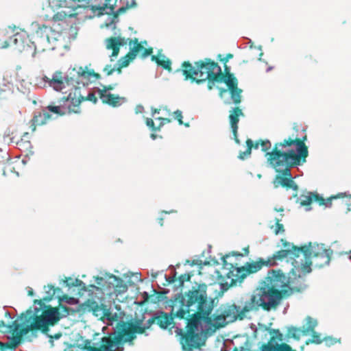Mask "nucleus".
Instances as JSON below:
<instances>
[{"mask_svg": "<svg viewBox=\"0 0 351 351\" xmlns=\"http://www.w3.org/2000/svg\"><path fill=\"white\" fill-rule=\"evenodd\" d=\"M275 221H276V226L275 233L276 234H278L280 232H285V229H284L283 225L280 223L281 219H278V218H276Z\"/></svg>", "mask_w": 351, "mask_h": 351, "instance_id": "50", "label": "nucleus"}, {"mask_svg": "<svg viewBox=\"0 0 351 351\" xmlns=\"http://www.w3.org/2000/svg\"><path fill=\"white\" fill-rule=\"evenodd\" d=\"M126 1H127V2H126V5L125 6H123V7L119 8L117 10L116 12H114V11L113 10V12H109L108 14H117V16H118L119 14L124 13L128 8H132V7H134L136 5L135 0H126Z\"/></svg>", "mask_w": 351, "mask_h": 351, "instance_id": "37", "label": "nucleus"}, {"mask_svg": "<svg viewBox=\"0 0 351 351\" xmlns=\"http://www.w3.org/2000/svg\"><path fill=\"white\" fill-rule=\"evenodd\" d=\"M32 27L35 29L34 34V41H33V44L35 45V48L36 49L38 47L43 51L50 49L49 46V36L51 27L45 25H40L37 22L33 23Z\"/></svg>", "mask_w": 351, "mask_h": 351, "instance_id": "15", "label": "nucleus"}, {"mask_svg": "<svg viewBox=\"0 0 351 351\" xmlns=\"http://www.w3.org/2000/svg\"><path fill=\"white\" fill-rule=\"evenodd\" d=\"M112 88L105 87L104 90H99L100 99L104 103L108 104L113 107L119 106L125 101V97H121L119 96H114L109 92V90Z\"/></svg>", "mask_w": 351, "mask_h": 351, "instance_id": "18", "label": "nucleus"}, {"mask_svg": "<svg viewBox=\"0 0 351 351\" xmlns=\"http://www.w3.org/2000/svg\"><path fill=\"white\" fill-rule=\"evenodd\" d=\"M244 116V114L241 109L238 107L232 108L230 110L229 119L230 122V126L233 132L234 138L237 143L239 144L240 141L237 136L238 130V123L239 121V117Z\"/></svg>", "mask_w": 351, "mask_h": 351, "instance_id": "19", "label": "nucleus"}, {"mask_svg": "<svg viewBox=\"0 0 351 351\" xmlns=\"http://www.w3.org/2000/svg\"><path fill=\"white\" fill-rule=\"evenodd\" d=\"M86 69V67L75 66L70 67L64 75L61 71H56L53 74L51 79L45 76L43 80L56 91H61L64 89L65 84L68 86L74 84H82L84 88L89 84L92 76L99 77V74L95 73L93 71H88Z\"/></svg>", "mask_w": 351, "mask_h": 351, "instance_id": "7", "label": "nucleus"}, {"mask_svg": "<svg viewBox=\"0 0 351 351\" xmlns=\"http://www.w3.org/2000/svg\"><path fill=\"white\" fill-rule=\"evenodd\" d=\"M157 64L160 66H162L165 69H168L169 71L171 70V60L168 59L165 55L160 53H158V59L157 60Z\"/></svg>", "mask_w": 351, "mask_h": 351, "instance_id": "33", "label": "nucleus"}, {"mask_svg": "<svg viewBox=\"0 0 351 351\" xmlns=\"http://www.w3.org/2000/svg\"><path fill=\"white\" fill-rule=\"evenodd\" d=\"M10 159L9 155V148L8 145H4L3 147H0V164H4Z\"/></svg>", "mask_w": 351, "mask_h": 351, "instance_id": "34", "label": "nucleus"}, {"mask_svg": "<svg viewBox=\"0 0 351 351\" xmlns=\"http://www.w3.org/2000/svg\"><path fill=\"white\" fill-rule=\"evenodd\" d=\"M154 323H156V322L155 319H154L153 313L152 317L145 321V324H143V320L138 319L134 322L133 327L136 329H138V333H143L145 329L149 328Z\"/></svg>", "mask_w": 351, "mask_h": 351, "instance_id": "27", "label": "nucleus"}, {"mask_svg": "<svg viewBox=\"0 0 351 351\" xmlns=\"http://www.w3.org/2000/svg\"><path fill=\"white\" fill-rule=\"evenodd\" d=\"M208 80V88L209 90H211V89H213V86L215 85L216 82H219L220 75H217L216 77L215 76L210 77Z\"/></svg>", "mask_w": 351, "mask_h": 351, "instance_id": "46", "label": "nucleus"}, {"mask_svg": "<svg viewBox=\"0 0 351 351\" xmlns=\"http://www.w3.org/2000/svg\"><path fill=\"white\" fill-rule=\"evenodd\" d=\"M44 289L45 291L43 300L47 302L51 300L53 298H60V295L62 293L60 288H56L54 286L51 285L45 286Z\"/></svg>", "mask_w": 351, "mask_h": 351, "instance_id": "22", "label": "nucleus"}, {"mask_svg": "<svg viewBox=\"0 0 351 351\" xmlns=\"http://www.w3.org/2000/svg\"><path fill=\"white\" fill-rule=\"evenodd\" d=\"M134 323L128 324L127 323H122L119 326V329L114 332L117 335L113 334V337H104L101 339V348L104 351H123V348L120 350V345L123 339V335L125 341H132L136 338V333L138 332V329L133 327Z\"/></svg>", "mask_w": 351, "mask_h": 351, "instance_id": "10", "label": "nucleus"}, {"mask_svg": "<svg viewBox=\"0 0 351 351\" xmlns=\"http://www.w3.org/2000/svg\"><path fill=\"white\" fill-rule=\"evenodd\" d=\"M301 328H298L294 326H289L287 327V335L289 337H293L294 339H299L300 336L302 335L300 332Z\"/></svg>", "mask_w": 351, "mask_h": 351, "instance_id": "36", "label": "nucleus"}, {"mask_svg": "<svg viewBox=\"0 0 351 351\" xmlns=\"http://www.w3.org/2000/svg\"><path fill=\"white\" fill-rule=\"evenodd\" d=\"M244 310L245 305L241 308V306H237L235 304H227L222 308L221 315L215 317L216 324L221 326L222 323L233 322L237 318L243 319L245 317V313L248 312Z\"/></svg>", "mask_w": 351, "mask_h": 351, "instance_id": "12", "label": "nucleus"}, {"mask_svg": "<svg viewBox=\"0 0 351 351\" xmlns=\"http://www.w3.org/2000/svg\"><path fill=\"white\" fill-rule=\"evenodd\" d=\"M101 346H102V345ZM85 351H104V348L100 347V349H97L95 348L88 347Z\"/></svg>", "mask_w": 351, "mask_h": 351, "instance_id": "62", "label": "nucleus"}, {"mask_svg": "<svg viewBox=\"0 0 351 351\" xmlns=\"http://www.w3.org/2000/svg\"><path fill=\"white\" fill-rule=\"evenodd\" d=\"M174 119H177L180 125H182V112L180 110H177L174 112Z\"/></svg>", "mask_w": 351, "mask_h": 351, "instance_id": "53", "label": "nucleus"}, {"mask_svg": "<svg viewBox=\"0 0 351 351\" xmlns=\"http://www.w3.org/2000/svg\"><path fill=\"white\" fill-rule=\"evenodd\" d=\"M315 195H319L317 193L309 192L308 195H302L300 197L301 206H308L313 200L315 201Z\"/></svg>", "mask_w": 351, "mask_h": 351, "instance_id": "31", "label": "nucleus"}, {"mask_svg": "<svg viewBox=\"0 0 351 351\" xmlns=\"http://www.w3.org/2000/svg\"><path fill=\"white\" fill-rule=\"evenodd\" d=\"M107 289H115L119 293H123L128 290V287L123 283V280L112 274H106Z\"/></svg>", "mask_w": 351, "mask_h": 351, "instance_id": "21", "label": "nucleus"}, {"mask_svg": "<svg viewBox=\"0 0 351 351\" xmlns=\"http://www.w3.org/2000/svg\"><path fill=\"white\" fill-rule=\"evenodd\" d=\"M208 285L204 282H193L184 292L175 294L165 302V308L172 307L178 316L184 318V330L181 322H176L170 329L176 332L182 348L191 351L202 345L203 321L209 318L214 307V299L208 296Z\"/></svg>", "mask_w": 351, "mask_h": 351, "instance_id": "1", "label": "nucleus"}, {"mask_svg": "<svg viewBox=\"0 0 351 351\" xmlns=\"http://www.w3.org/2000/svg\"><path fill=\"white\" fill-rule=\"evenodd\" d=\"M86 99L92 101L93 104H96L97 102V97H95V94L92 92L88 93Z\"/></svg>", "mask_w": 351, "mask_h": 351, "instance_id": "55", "label": "nucleus"}, {"mask_svg": "<svg viewBox=\"0 0 351 351\" xmlns=\"http://www.w3.org/2000/svg\"><path fill=\"white\" fill-rule=\"evenodd\" d=\"M110 1L111 0H105V3L103 5H92V10L95 13L97 11V14L98 16H101L109 12H113L114 7L109 3Z\"/></svg>", "mask_w": 351, "mask_h": 351, "instance_id": "24", "label": "nucleus"}, {"mask_svg": "<svg viewBox=\"0 0 351 351\" xmlns=\"http://www.w3.org/2000/svg\"><path fill=\"white\" fill-rule=\"evenodd\" d=\"M28 136H29V133L28 132H25L24 134V135L23 136V137L21 138L20 141H23V142L25 141H29V138H28Z\"/></svg>", "mask_w": 351, "mask_h": 351, "instance_id": "64", "label": "nucleus"}, {"mask_svg": "<svg viewBox=\"0 0 351 351\" xmlns=\"http://www.w3.org/2000/svg\"><path fill=\"white\" fill-rule=\"evenodd\" d=\"M64 283L69 288H72L73 287L74 285V279L72 278H69L64 281Z\"/></svg>", "mask_w": 351, "mask_h": 351, "instance_id": "57", "label": "nucleus"}, {"mask_svg": "<svg viewBox=\"0 0 351 351\" xmlns=\"http://www.w3.org/2000/svg\"><path fill=\"white\" fill-rule=\"evenodd\" d=\"M246 145L247 147V149L239 154V158L241 160H243L245 157L249 156L251 154L252 147H254L253 141L251 139L247 140Z\"/></svg>", "mask_w": 351, "mask_h": 351, "instance_id": "39", "label": "nucleus"}, {"mask_svg": "<svg viewBox=\"0 0 351 351\" xmlns=\"http://www.w3.org/2000/svg\"><path fill=\"white\" fill-rule=\"evenodd\" d=\"M306 140V135L302 140L289 138L275 143L271 151V143L269 140L256 141L254 148L258 149L261 146L262 151L265 152L267 163L278 173L273 180L274 188L282 186L293 191L298 189L291 169L306 162L308 154V148L304 143Z\"/></svg>", "mask_w": 351, "mask_h": 351, "instance_id": "3", "label": "nucleus"}, {"mask_svg": "<svg viewBox=\"0 0 351 351\" xmlns=\"http://www.w3.org/2000/svg\"><path fill=\"white\" fill-rule=\"evenodd\" d=\"M310 271L311 269L302 264H300V269L298 266L291 269L288 277L280 269L269 270L265 279L259 283L250 299L245 302L244 311H257L261 308L269 312L276 309L284 296L306 289L304 277Z\"/></svg>", "mask_w": 351, "mask_h": 351, "instance_id": "2", "label": "nucleus"}, {"mask_svg": "<svg viewBox=\"0 0 351 351\" xmlns=\"http://www.w3.org/2000/svg\"><path fill=\"white\" fill-rule=\"evenodd\" d=\"M346 196V193H339L337 195L331 196L329 198L324 199L322 196L315 195V202H317L319 205H324L327 208L332 206V200L337 198L343 197Z\"/></svg>", "mask_w": 351, "mask_h": 351, "instance_id": "26", "label": "nucleus"}, {"mask_svg": "<svg viewBox=\"0 0 351 351\" xmlns=\"http://www.w3.org/2000/svg\"><path fill=\"white\" fill-rule=\"evenodd\" d=\"M5 317L7 319V322L1 321L0 325L1 327H6L10 330H13L17 335L22 337L27 334L22 333L23 329L26 328V326L32 325V322H29L28 319L31 317V315L28 313L29 311H32L31 309L27 310L25 313H21L18 319L12 321L14 316L11 314L10 311L3 308Z\"/></svg>", "mask_w": 351, "mask_h": 351, "instance_id": "11", "label": "nucleus"}, {"mask_svg": "<svg viewBox=\"0 0 351 351\" xmlns=\"http://www.w3.org/2000/svg\"><path fill=\"white\" fill-rule=\"evenodd\" d=\"M225 70L227 73V75H226V76H221V74L219 82H224L227 84L229 90H232V89L238 88L237 79L234 76L233 74L229 73V71H230L229 68L226 66Z\"/></svg>", "mask_w": 351, "mask_h": 351, "instance_id": "23", "label": "nucleus"}, {"mask_svg": "<svg viewBox=\"0 0 351 351\" xmlns=\"http://www.w3.org/2000/svg\"><path fill=\"white\" fill-rule=\"evenodd\" d=\"M67 16L69 18H71V17L74 16V14H70L68 15L64 11L58 12L53 16V21L55 23L60 22V21H65Z\"/></svg>", "mask_w": 351, "mask_h": 351, "instance_id": "38", "label": "nucleus"}, {"mask_svg": "<svg viewBox=\"0 0 351 351\" xmlns=\"http://www.w3.org/2000/svg\"><path fill=\"white\" fill-rule=\"evenodd\" d=\"M16 143L19 149H21V151H28L32 147L31 142L29 141L25 142H23V141H17Z\"/></svg>", "mask_w": 351, "mask_h": 351, "instance_id": "43", "label": "nucleus"}, {"mask_svg": "<svg viewBox=\"0 0 351 351\" xmlns=\"http://www.w3.org/2000/svg\"><path fill=\"white\" fill-rule=\"evenodd\" d=\"M162 272H163V271H158L154 272L153 270H152L151 275H152V278L153 280L157 278L158 274H162Z\"/></svg>", "mask_w": 351, "mask_h": 351, "instance_id": "61", "label": "nucleus"}, {"mask_svg": "<svg viewBox=\"0 0 351 351\" xmlns=\"http://www.w3.org/2000/svg\"><path fill=\"white\" fill-rule=\"evenodd\" d=\"M202 264L208 265L209 264V262L205 261L203 263L202 260H187L185 263V265H189L190 266L201 265Z\"/></svg>", "mask_w": 351, "mask_h": 351, "instance_id": "48", "label": "nucleus"}, {"mask_svg": "<svg viewBox=\"0 0 351 351\" xmlns=\"http://www.w3.org/2000/svg\"><path fill=\"white\" fill-rule=\"evenodd\" d=\"M196 67L192 66L189 62H184L182 64L183 74L186 75V79L191 77L193 81L200 84L210 77L220 75L221 73V67L219 64L210 59H206L205 61L196 62Z\"/></svg>", "mask_w": 351, "mask_h": 351, "instance_id": "9", "label": "nucleus"}, {"mask_svg": "<svg viewBox=\"0 0 351 351\" xmlns=\"http://www.w3.org/2000/svg\"><path fill=\"white\" fill-rule=\"evenodd\" d=\"M170 308L169 313H165L162 311H156L154 313V319H155L156 324H158L161 328L167 329L168 326L173 324V326L169 328V330L174 326V324L178 322L177 320L182 321V325L183 326V328L184 330L186 328L184 325V318H181L180 316H178L176 312L172 311V307H169ZM170 334L172 335L171 331L169 330ZM176 332H173V334Z\"/></svg>", "mask_w": 351, "mask_h": 351, "instance_id": "14", "label": "nucleus"}, {"mask_svg": "<svg viewBox=\"0 0 351 351\" xmlns=\"http://www.w3.org/2000/svg\"><path fill=\"white\" fill-rule=\"evenodd\" d=\"M219 96L221 98H223V94L226 93L228 92V90L223 88H219Z\"/></svg>", "mask_w": 351, "mask_h": 351, "instance_id": "63", "label": "nucleus"}, {"mask_svg": "<svg viewBox=\"0 0 351 351\" xmlns=\"http://www.w3.org/2000/svg\"><path fill=\"white\" fill-rule=\"evenodd\" d=\"M133 59H130V53H128L127 56L122 57L119 61L118 64H117V70L121 72V68L127 66L130 62Z\"/></svg>", "mask_w": 351, "mask_h": 351, "instance_id": "40", "label": "nucleus"}, {"mask_svg": "<svg viewBox=\"0 0 351 351\" xmlns=\"http://www.w3.org/2000/svg\"><path fill=\"white\" fill-rule=\"evenodd\" d=\"M58 106L49 105L43 110V112H37L34 114L32 119L34 123L36 125L45 124L47 121L51 117L50 112L57 114L63 115L65 114L64 109H67V104L62 102V97L56 102Z\"/></svg>", "mask_w": 351, "mask_h": 351, "instance_id": "13", "label": "nucleus"}, {"mask_svg": "<svg viewBox=\"0 0 351 351\" xmlns=\"http://www.w3.org/2000/svg\"><path fill=\"white\" fill-rule=\"evenodd\" d=\"M283 249L276 252L271 258L265 260L263 258H258L257 261L252 263H247L245 266L238 267L237 263H228L227 259L232 256L243 257V254L232 252L226 254L221 258L224 267L229 270L227 276L229 278H232V282H241L245 278L251 274L256 273L261 270L263 266L272 267L276 265V261L284 258H293L295 254L302 251V248H297L293 243L287 242L282 239L280 240Z\"/></svg>", "mask_w": 351, "mask_h": 351, "instance_id": "4", "label": "nucleus"}, {"mask_svg": "<svg viewBox=\"0 0 351 351\" xmlns=\"http://www.w3.org/2000/svg\"><path fill=\"white\" fill-rule=\"evenodd\" d=\"M119 21L118 16L117 14H114L112 16H109L106 21V26L107 27L116 28V23Z\"/></svg>", "mask_w": 351, "mask_h": 351, "instance_id": "42", "label": "nucleus"}, {"mask_svg": "<svg viewBox=\"0 0 351 351\" xmlns=\"http://www.w3.org/2000/svg\"><path fill=\"white\" fill-rule=\"evenodd\" d=\"M92 287L99 291V293L101 295L99 296L97 294L90 295L83 304V309L92 312L97 317L106 319L108 325H114L113 328L115 332L119 329V326L122 325V323H125L123 320L124 312L121 311L120 307L116 306L117 312L112 313L108 306L106 304L104 293L101 291V289L94 285Z\"/></svg>", "mask_w": 351, "mask_h": 351, "instance_id": "6", "label": "nucleus"}, {"mask_svg": "<svg viewBox=\"0 0 351 351\" xmlns=\"http://www.w3.org/2000/svg\"><path fill=\"white\" fill-rule=\"evenodd\" d=\"M324 341L325 342L326 345L328 346H330L332 345H334L335 343H337V340L331 337L324 338Z\"/></svg>", "mask_w": 351, "mask_h": 351, "instance_id": "54", "label": "nucleus"}, {"mask_svg": "<svg viewBox=\"0 0 351 351\" xmlns=\"http://www.w3.org/2000/svg\"><path fill=\"white\" fill-rule=\"evenodd\" d=\"M25 38L22 34L16 33L10 37L8 40L4 41L3 45L0 44V47L7 48L8 47H14L19 51H22L24 47Z\"/></svg>", "mask_w": 351, "mask_h": 351, "instance_id": "20", "label": "nucleus"}, {"mask_svg": "<svg viewBox=\"0 0 351 351\" xmlns=\"http://www.w3.org/2000/svg\"><path fill=\"white\" fill-rule=\"evenodd\" d=\"M243 90L239 88H234L232 90H230V93L231 95V100L232 101V103H234L235 105H238L241 101V93Z\"/></svg>", "mask_w": 351, "mask_h": 351, "instance_id": "32", "label": "nucleus"}, {"mask_svg": "<svg viewBox=\"0 0 351 351\" xmlns=\"http://www.w3.org/2000/svg\"><path fill=\"white\" fill-rule=\"evenodd\" d=\"M73 287H77L78 289L80 291H86V290L85 283L77 278L74 279Z\"/></svg>", "mask_w": 351, "mask_h": 351, "instance_id": "47", "label": "nucleus"}, {"mask_svg": "<svg viewBox=\"0 0 351 351\" xmlns=\"http://www.w3.org/2000/svg\"><path fill=\"white\" fill-rule=\"evenodd\" d=\"M107 278H106V274H104L103 276H98L96 278L95 282L96 283L101 286L103 289H107Z\"/></svg>", "mask_w": 351, "mask_h": 351, "instance_id": "44", "label": "nucleus"}, {"mask_svg": "<svg viewBox=\"0 0 351 351\" xmlns=\"http://www.w3.org/2000/svg\"><path fill=\"white\" fill-rule=\"evenodd\" d=\"M156 119H158L160 121V123L159 125L160 128L164 125L165 123H169L170 120L166 118H155Z\"/></svg>", "mask_w": 351, "mask_h": 351, "instance_id": "59", "label": "nucleus"}, {"mask_svg": "<svg viewBox=\"0 0 351 351\" xmlns=\"http://www.w3.org/2000/svg\"><path fill=\"white\" fill-rule=\"evenodd\" d=\"M311 333V338L308 339L306 343L308 345L309 343H316L319 344L322 342L324 341V339H322L321 338V335L313 330V331L310 332Z\"/></svg>", "mask_w": 351, "mask_h": 351, "instance_id": "35", "label": "nucleus"}, {"mask_svg": "<svg viewBox=\"0 0 351 351\" xmlns=\"http://www.w3.org/2000/svg\"><path fill=\"white\" fill-rule=\"evenodd\" d=\"M45 334L50 338L49 342L52 346H53V339H58L62 337L61 333L56 334L53 337L51 335H49L48 334V331H47V333H45Z\"/></svg>", "mask_w": 351, "mask_h": 351, "instance_id": "56", "label": "nucleus"}, {"mask_svg": "<svg viewBox=\"0 0 351 351\" xmlns=\"http://www.w3.org/2000/svg\"><path fill=\"white\" fill-rule=\"evenodd\" d=\"M34 304L39 305V307L35 306L34 311L28 312L31 317L28 319L32 322V325L26 326L23 329V334H28L31 332V338L37 337V331L35 330H41L43 333H47L49 330V326H53L61 318L65 317L74 313L75 311L66 305H60L58 308H50L45 310V304L41 301L35 300Z\"/></svg>", "mask_w": 351, "mask_h": 351, "instance_id": "5", "label": "nucleus"}, {"mask_svg": "<svg viewBox=\"0 0 351 351\" xmlns=\"http://www.w3.org/2000/svg\"><path fill=\"white\" fill-rule=\"evenodd\" d=\"M191 278V274L190 273H185L184 274H182L178 278V281H179L178 287H183L184 282L190 281Z\"/></svg>", "mask_w": 351, "mask_h": 351, "instance_id": "45", "label": "nucleus"}, {"mask_svg": "<svg viewBox=\"0 0 351 351\" xmlns=\"http://www.w3.org/2000/svg\"><path fill=\"white\" fill-rule=\"evenodd\" d=\"M132 39H125L117 36V38H109L106 39L105 43L108 49H112V57H117L119 53L120 46H124L129 41V45H132Z\"/></svg>", "mask_w": 351, "mask_h": 351, "instance_id": "17", "label": "nucleus"}, {"mask_svg": "<svg viewBox=\"0 0 351 351\" xmlns=\"http://www.w3.org/2000/svg\"><path fill=\"white\" fill-rule=\"evenodd\" d=\"M295 247L302 248V251L295 254L293 258H288L287 262H291L292 269H295L296 266H298V269H300V264L308 266L310 269H311V265H314L316 267H322L324 265H329L332 251L324 248V244L312 245L311 243H309L308 245L302 247Z\"/></svg>", "mask_w": 351, "mask_h": 351, "instance_id": "8", "label": "nucleus"}, {"mask_svg": "<svg viewBox=\"0 0 351 351\" xmlns=\"http://www.w3.org/2000/svg\"><path fill=\"white\" fill-rule=\"evenodd\" d=\"M143 52L142 53V57L143 58H147V56H149L152 53V49H143Z\"/></svg>", "mask_w": 351, "mask_h": 351, "instance_id": "58", "label": "nucleus"}, {"mask_svg": "<svg viewBox=\"0 0 351 351\" xmlns=\"http://www.w3.org/2000/svg\"><path fill=\"white\" fill-rule=\"evenodd\" d=\"M146 125L149 127L152 131H158L160 130V127H156L154 125V122L152 119L147 118L146 120Z\"/></svg>", "mask_w": 351, "mask_h": 351, "instance_id": "52", "label": "nucleus"}, {"mask_svg": "<svg viewBox=\"0 0 351 351\" xmlns=\"http://www.w3.org/2000/svg\"><path fill=\"white\" fill-rule=\"evenodd\" d=\"M62 36V34L58 30H55L52 27H51V32L49 36V46L50 47L49 49L54 50L56 46H54V43L59 40V38Z\"/></svg>", "mask_w": 351, "mask_h": 351, "instance_id": "29", "label": "nucleus"}, {"mask_svg": "<svg viewBox=\"0 0 351 351\" xmlns=\"http://www.w3.org/2000/svg\"><path fill=\"white\" fill-rule=\"evenodd\" d=\"M21 343V339L19 337H10L6 343H3L4 344V350L7 348H11L15 350Z\"/></svg>", "mask_w": 351, "mask_h": 351, "instance_id": "30", "label": "nucleus"}, {"mask_svg": "<svg viewBox=\"0 0 351 351\" xmlns=\"http://www.w3.org/2000/svg\"><path fill=\"white\" fill-rule=\"evenodd\" d=\"M62 301L65 302L68 304H76L78 303L79 300L77 298H75L73 297L67 298L66 296H64L62 298H60Z\"/></svg>", "mask_w": 351, "mask_h": 351, "instance_id": "49", "label": "nucleus"}, {"mask_svg": "<svg viewBox=\"0 0 351 351\" xmlns=\"http://www.w3.org/2000/svg\"><path fill=\"white\" fill-rule=\"evenodd\" d=\"M169 267L173 269L172 274L171 276H167V274L164 275V278L167 282V284H164V285L171 284L176 281L177 272L173 265H170Z\"/></svg>", "mask_w": 351, "mask_h": 351, "instance_id": "41", "label": "nucleus"}, {"mask_svg": "<svg viewBox=\"0 0 351 351\" xmlns=\"http://www.w3.org/2000/svg\"><path fill=\"white\" fill-rule=\"evenodd\" d=\"M306 324L302 326L300 330L302 336L307 335L310 332L315 330V328L317 325V319H313L310 316H308L306 318Z\"/></svg>", "mask_w": 351, "mask_h": 351, "instance_id": "25", "label": "nucleus"}, {"mask_svg": "<svg viewBox=\"0 0 351 351\" xmlns=\"http://www.w3.org/2000/svg\"><path fill=\"white\" fill-rule=\"evenodd\" d=\"M116 69H117V64H115L114 67H112L111 65L108 64L104 67V72L106 73L107 75H110Z\"/></svg>", "mask_w": 351, "mask_h": 351, "instance_id": "51", "label": "nucleus"}, {"mask_svg": "<svg viewBox=\"0 0 351 351\" xmlns=\"http://www.w3.org/2000/svg\"><path fill=\"white\" fill-rule=\"evenodd\" d=\"M144 111V108L141 105H137L135 108V112L136 114L142 113Z\"/></svg>", "mask_w": 351, "mask_h": 351, "instance_id": "60", "label": "nucleus"}, {"mask_svg": "<svg viewBox=\"0 0 351 351\" xmlns=\"http://www.w3.org/2000/svg\"><path fill=\"white\" fill-rule=\"evenodd\" d=\"M77 84L72 85L73 88L66 96L62 97V102L67 104L69 112L78 113L79 106L81 102L85 100L84 97L82 95L80 86H76Z\"/></svg>", "mask_w": 351, "mask_h": 351, "instance_id": "16", "label": "nucleus"}, {"mask_svg": "<svg viewBox=\"0 0 351 351\" xmlns=\"http://www.w3.org/2000/svg\"><path fill=\"white\" fill-rule=\"evenodd\" d=\"M133 46L130 45V59H134L138 53L144 49V47L139 43L138 40L137 38H134L132 40Z\"/></svg>", "mask_w": 351, "mask_h": 351, "instance_id": "28", "label": "nucleus"}]
</instances>
